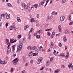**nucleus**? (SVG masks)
Wrapping results in <instances>:
<instances>
[{
	"label": "nucleus",
	"mask_w": 73,
	"mask_h": 73,
	"mask_svg": "<svg viewBox=\"0 0 73 73\" xmlns=\"http://www.w3.org/2000/svg\"><path fill=\"white\" fill-rule=\"evenodd\" d=\"M47 34L48 35V36H50V32H47Z\"/></svg>",
	"instance_id": "56"
},
{
	"label": "nucleus",
	"mask_w": 73,
	"mask_h": 73,
	"mask_svg": "<svg viewBox=\"0 0 73 73\" xmlns=\"http://www.w3.org/2000/svg\"><path fill=\"white\" fill-rule=\"evenodd\" d=\"M59 32H61V29H59Z\"/></svg>",
	"instance_id": "64"
},
{
	"label": "nucleus",
	"mask_w": 73,
	"mask_h": 73,
	"mask_svg": "<svg viewBox=\"0 0 73 73\" xmlns=\"http://www.w3.org/2000/svg\"><path fill=\"white\" fill-rule=\"evenodd\" d=\"M33 60H31V61H30V63L31 64H32L33 62Z\"/></svg>",
	"instance_id": "50"
},
{
	"label": "nucleus",
	"mask_w": 73,
	"mask_h": 73,
	"mask_svg": "<svg viewBox=\"0 0 73 73\" xmlns=\"http://www.w3.org/2000/svg\"><path fill=\"white\" fill-rule=\"evenodd\" d=\"M38 49L39 51H42V46H40L38 48Z\"/></svg>",
	"instance_id": "16"
},
{
	"label": "nucleus",
	"mask_w": 73,
	"mask_h": 73,
	"mask_svg": "<svg viewBox=\"0 0 73 73\" xmlns=\"http://www.w3.org/2000/svg\"><path fill=\"white\" fill-rule=\"evenodd\" d=\"M71 17V15H70L68 17V20H70V17Z\"/></svg>",
	"instance_id": "52"
},
{
	"label": "nucleus",
	"mask_w": 73,
	"mask_h": 73,
	"mask_svg": "<svg viewBox=\"0 0 73 73\" xmlns=\"http://www.w3.org/2000/svg\"><path fill=\"white\" fill-rule=\"evenodd\" d=\"M37 33H35L34 34V36H36V35H37Z\"/></svg>",
	"instance_id": "62"
},
{
	"label": "nucleus",
	"mask_w": 73,
	"mask_h": 73,
	"mask_svg": "<svg viewBox=\"0 0 73 73\" xmlns=\"http://www.w3.org/2000/svg\"><path fill=\"white\" fill-rule=\"evenodd\" d=\"M19 61V59H18L17 58L14 59L13 60V64L14 65H16L17 64V62Z\"/></svg>",
	"instance_id": "5"
},
{
	"label": "nucleus",
	"mask_w": 73,
	"mask_h": 73,
	"mask_svg": "<svg viewBox=\"0 0 73 73\" xmlns=\"http://www.w3.org/2000/svg\"><path fill=\"white\" fill-rule=\"evenodd\" d=\"M37 48H36V46H34L33 47H32V49H33V50H36Z\"/></svg>",
	"instance_id": "18"
},
{
	"label": "nucleus",
	"mask_w": 73,
	"mask_h": 73,
	"mask_svg": "<svg viewBox=\"0 0 73 73\" xmlns=\"http://www.w3.org/2000/svg\"><path fill=\"white\" fill-rule=\"evenodd\" d=\"M23 43L21 42L19 43L17 46V50L18 52H20L21 51V50L22 48V46H23Z\"/></svg>",
	"instance_id": "2"
},
{
	"label": "nucleus",
	"mask_w": 73,
	"mask_h": 73,
	"mask_svg": "<svg viewBox=\"0 0 73 73\" xmlns=\"http://www.w3.org/2000/svg\"><path fill=\"white\" fill-rule=\"evenodd\" d=\"M21 0H17V3H19L20 2V1Z\"/></svg>",
	"instance_id": "59"
},
{
	"label": "nucleus",
	"mask_w": 73,
	"mask_h": 73,
	"mask_svg": "<svg viewBox=\"0 0 73 73\" xmlns=\"http://www.w3.org/2000/svg\"><path fill=\"white\" fill-rule=\"evenodd\" d=\"M58 29H61V26L59 25L58 26Z\"/></svg>",
	"instance_id": "48"
},
{
	"label": "nucleus",
	"mask_w": 73,
	"mask_h": 73,
	"mask_svg": "<svg viewBox=\"0 0 73 73\" xmlns=\"http://www.w3.org/2000/svg\"><path fill=\"white\" fill-rule=\"evenodd\" d=\"M27 49H28L29 50V49H32V46H29L27 48Z\"/></svg>",
	"instance_id": "24"
},
{
	"label": "nucleus",
	"mask_w": 73,
	"mask_h": 73,
	"mask_svg": "<svg viewBox=\"0 0 73 73\" xmlns=\"http://www.w3.org/2000/svg\"><path fill=\"white\" fill-rule=\"evenodd\" d=\"M29 35V40H31V35L29 33L28 34Z\"/></svg>",
	"instance_id": "25"
},
{
	"label": "nucleus",
	"mask_w": 73,
	"mask_h": 73,
	"mask_svg": "<svg viewBox=\"0 0 73 73\" xmlns=\"http://www.w3.org/2000/svg\"><path fill=\"white\" fill-rule=\"evenodd\" d=\"M28 28H29V26L26 25L24 27V30H26V29H27Z\"/></svg>",
	"instance_id": "17"
},
{
	"label": "nucleus",
	"mask_w": 73,
	"mask_h": 73,
	"mask_svg": "<svg viewBox=\"0 0 73 73\" xmlns=\"http://www.w3.org/2000/svg\"><path fill=\"white\" fill-rule=\"evenodd\" d=\"M44 69V68L43 67H42V68H41L40 69V70H43Z\"/></svg>",
	"instance_id": "53"
},
{
	"label": "nucleus",
	"mask_w": 73,
	"mask_h": 73,
	"mask_svg": "<svg viewBox=\"0 0 73 73\" xmlns=\"http://www.w3.org/2000/svg\"><path fill=\"white\" fill-rule=\"evenodd\" d=\"M53 45V42H50V45Z\"/></svg>",
	"instance_id": "55"
},
{
	"label": "nucleus",
	"mask_w": 73,
	"mask_h": 73,
	"mask_svg": "<svg viewBox=\"0 0 73 73\" xmlns=\"http://www.w3.org/2000/svg\"><path fill=\"white\" fill-rule=\"evenodd\" d=\"M33 56H37L38 54H37V53H33Z\"/></svg>",
	"instance_id": "19"
},
{
	"label": "nucleus",
	"mask_w": 73,
	"mask_h": 73,
	"mask_svg": "<svg viewBox=\"0 0 73 73\" xmlns=\"http://www.w3.org/2000/svg\"><path fill=\"white\" fill-rule=\"evenodd\" d=\"M54 58V57H52L50 59V61L51 62H52V60H53V58Z\"/></svg>",
	"instance_id": "39"
},
{
	"label": "nucleus",
	"mask_w": 73,
	"mask_h": 73,
	"mask_svg": "<svg viewBox=\"0 0 73 73\" xmlns=\"http://www.w3.org/2000/svg\"><path fill=\"white\" fill-rule=\"evenodd\" d=\"M54 33H55L54 32H53L52 33V35L51 36V38H53L54 37V35H55V34H54Z\"/></svg>",
	"instance_id": "11"
},
{
	"label": "nucleus",
	"mask_w": 73,
	"mask_h": 73,
	"mask_svg": "<svg viewBox=\"0 0 73 73\" xmlns=\"http://www.w3.org/2000/svg\"><path fill=\"white\" fill-rule=\"evenodd\" d=\"M53 45H50V48H53Z\"/></svg>",
	"instance_id": "57"
},
{
	"label": "nucleus",
	"mask_w": 73,
	"mask_h": 73,
	"mask_svg": "<svg viewBox=\"0 0 73 73\" xmlns=\"http://www.w3.org/2000/svg\"><path fill=\"white\" fill-rule=\"evenodd\" d=\"M17 41V40H15L14 41H13V42H12V43H14V42H16Z\"/></svg>",
	"instance_id": "60"
},
{
	"label": "nucleus",
	"mask_w": 73,
	"mask_h": 73,
	"mask_svg": "<svg viewBox=\"0 0 73 73\" xmlns=\"http://www.w3.org/2000/svg\"><path fill=\"white\" fill-rule=\"evenodd\" d=\"M53 54L54 55V56H57V53L56 52V51L55 50H54V52H53Z\"/></svg>",
	"instance_id": "15"
},
{
	"label": "nucleus",
	"mask_w": 73,
	"mask_h": 73,
	"mask_svg": "<svg viewBox=\"0 0 73 73\" xmlns=\"http://www.w3.org/2000/svg\"><path fill=\"white\" fill-rule=\"evenodd\" d=\"M49 19V16L48 15L47 17V18L46 19V21H48Z\"/></svg>",
	"instance_id": "43"
},
{
	"label": "nucleus",
	"mask_w": 73,
	"mask_h": 73,
	"mask_svg": "<svg viewBox=\"0 0 73 73\" xmlns=\"http://www.w3.org/2000/svg\"><path fill=\"white\" fill-rule=\"evenodd\" d=\"M65 3H66V0H62V4H65Z\"/></svg>",
	"instance_id": "28"
},
{
	"label": "nucleus",
	"mask_w": 73,
	"mask_h": 73,
	"mask_svg": "<svg viewBox=\"0 0 73 73\" xmlns=\"http://www.w3.org/2000/svg\"><path fill=\"white\" fill-rule=\"evenodd\" d=\"M21 72L23 73H25V70H24L22 71Z\"/></svg>",
	"instance_id": "63"
},
{
	"label": "nucleus",
	"mask_w": 73,
	"mask_h": 73,
	"mask_svg": "<svg viewBox=\"0 0 73 73\" xmlns=\"http://www.w3.org/2000/svg\"><path fill=\"white\" fill-rule=\"evenodd\" d=\"M38 52H39V51L37 50V49L36 50H35V53H37V54H38Z\"/></svg>",
	"instance_id": "35"
},
{
	"label": "nucleus",
	"mask_w": 73,
	"mask_h": 73,
	"mask_svg": "<svg viewBox=\"0 0 73 73\" xmlns=\"http://www.w3.org/2000/svg\"><path fill=\"white\" fill-rule=\"evenodd\" d=\"M14 70V69L13 68H11V72H13V71Z\"/></svg>",
	"instance_id": "42"
},
{
	"label": "nucleus",
	"mask_w": 73,
	"mask_h": 73,
	"mask_svg": "<svg viewBox=\"0 0 73 73\" xmlns=\"http://www.w3.org/2000/svg\"><path fill=\"white\" fill-rule=\"evenodd\" d=\"M71 66H72V63H71L70 64H69V65H68V68H70V67H71Z\"/></svg>",
	"instance_id": "40"
},
{
	"label": "nucleus",
	"mask_w": 73,
	"mask_h": 73,
	"mask_svg": "<svg viewBox=\"0 0 73 73\" xmlns=\"http://www.w3.org/2000/svg\"><path fill=\"white\" fill-rule=\"evenodd\" d=\"M25 56H23L22 58V60H25Z\"/></svg>",
	"instance_id": "44"
},
{
	"label": "nucleus",
	"mask_w": 73,
	"mask_h": 73,
	"mask_svg": "<svg viewBox=\"0 0 73 73\" xmlns=\"http://www.w3.org/2000/svg\"><path fill=\"white\" fill-rule=\"evenodd\" d=\"M7 53H9L11 52V48L9 47H8V46H7Z\"/></svg>",
	"instance_id": "7"
},
{
	"label": "nucleus",
	"mask_w": 73,
	"mask_h": 73,
	"mask_svg": "<svg viewBox=\"0 0 73 73\" xmlns=\"http://www.w3.org/2000/svg\"><path fill=\"white\" fill-rule=\"evenodd\" d=\"M17 37L18 38H19V39L21 37V35H19Z\"/></svg>",
	"instance_id": "36"
},
{
	"label": "nucleus",
	"mask_w": 73,
	"mask_h": 73,
	"mask_svg": "<svg viewBox=\"0 0 73 73\" xmlns=\"http://www.w3.org/2000/svg\"><path fill=\"white\" fill-rule=\"evenodd\" d=\"M33 28H32L31 29L30 31L29 32V33H31V32H32V31H33Z\"/></svg>",
	"instance_id": "32"
},
{
	"label": "nucleus",
	"mask_w": 73,
	"mask_h": 73,
	"mask_svg": "<svg viewBox=\"0 0 73 73\" xmlns=\"http://www.w3.org/2000/svg\"><path fill=\"white\" fill-rule=\"evenodd\" d=\"M8 23H6V28H7V26H8Z\"/></svg>",
	"instance_id": "61"
},
{
	"label": "nucleus",
	"mask_w": 73,
	"mask_h": 73,
	"mask_svg": "<svg viewBox=\"0 0 73 73\" xmlns=\"http://www.w3.org/2000/svg\"><path fill=\"white\" fill-rule=\"evenodd\" d=\"M7 5L8 6V7H12V6L11 4L9 3H7Z\"/></svg>",
	"instance_id": "22"
},
{
	"label": "nucleus",
	"mask_w": 73,
	"mask_h": 73,
	"mask_svg": "<svg viewBox=\"0 0 73 73\" xmlns=\"http://www.w3.org/2000/svg\"><path fill=\"white\" fill-rule=\"evenodd\" d=\"M6 40L7 45H8V47H9V46H10V43L9 42V40L6 38Z\"/></svg>",
	"instance_id": "8"
},
{
	"label": "nucleus",
	"mask_w": 73,
	"mask_h": 73,
	"mask_svg": "<svg viewBox=\"0 0 73 73\" xmlns=\"http://www.w3.org/2000/svg\"><path fill=\"white\" fill-rule=\"evenodd\" d=\"M12 47L13 48V51L14 52L15 49V45H14V46H13Z\"/></svg>",
	"instance_id": "21"
},
{
	"label": "nucleus",
	"mask_w": 73,
	"mask_h": 73,
	"mask_svg": "<svg viewBox=\"0 0 73 73\" xmlns=\"http://www.w3.org/2000/svg\"><path fill=\"white\" fill-rule=\"evenodd\" d=\"M64 33L67 35H69L70 33L69 30L68 29H65L64 31Z\"/></svg>",
	"instance_id": "4"
},
{
	"label": "nucleus",
	"mask_w": 73,
	"mask_h": 73,
	"mask_svg": "<svg viewBox=\"0 0 73 73\" xmlns=\"http://www.w3.org/2000/svg\"><path fill=\"white\" fill-rule=\"evenodd\" d=\"M33 6L35 7V8H37V7L38 6V5L37 4H35L33 5Z\"/></svg>",
	"instance_id": "26"
},
{
	"label": "nucleus",
	"mask_w": 73,
	"mask_h": 73,
	"mask_svg": "<svg viewBox=\"0 0 73 73\" xmlns=\"http://www.w3.org/2000/svg\"><path fill=\"white\" fill-rule=\"evenodd\" d=\"M63 37L64 41V42H66L67 41V39H66V36L65 35Z\"/></svg>",
	"instance_id": "13"
},
{
	"label": "nucleus",
	"mask_w": 73,
	"mask_h": 73,
	"mask_svg": "<svg viewBox=\"0 0 73 73\" xmlns=\"http://www.w3.org/2000/svg\"><path fill=\"white\" fill-rule=\"evenodd\" d=\"M59 71H60V70H56L55 71L54 73H58Z\"/></svg>",
	"instance_id": "29"
},
{
	"label": "nucleus",
	"mask_w": 73,
	"mask_h": 73,
	"mask_svg": "<svg viewBox=\"0 0 73 73\" xmlns=\"http://www.w3.org/2000/svg\"><path fill=\"white\" fill-rule=\"evenodd\" d=\"M46 64H50V61L48 60L47 61H46Z\"/></svg>",
	"instance_id": "47"
},
{
	"label": "nucleus",
	"mask_w": 73,
	"mask_h": 73,
	"mask_svg": "<svg viewBox=\"0 0 73 73\" xmlns=\"http://www.w3.org/2000/svg\"><path fill=\"white\" fill-rule=\"evenodd\" d=\"M36 25L37 27H39V23H36Z\"/></svg>",
	"instance_id": "54"
},
{
	"label": "nucleus",
	"mask_w": 73,
	"mask_h": 73,
	"mask_svg": "<svg viewBox=\"0 0 73 73\" xmlns=\"http://www.w3.org/2000/svg\"><path fill=\"white\" fill-rule=\"evenodd\" d=\"M7 63V62L6 61H2V64H6Z\"/></svg>",
	"instance_id": "31"
},
{
	"label": "nucleus",
	"mask_w": 73,
	"mask_h": 73,
	"mask_svg": "<svg viewBox=\"0 0 73 73\" xmlns=\"http://www.w3.org/2000/svg\"><path fill=\"white\" fill-rule=\"evenodd\" d=\"M25 4L24 3H23L22 4V7H24L25 6Z\"/></svg>",
	"instance_id": "58"
},
{
	"label": "nucleus",
	"mask_w": 73,
	"mask_h": 73,
	"mask_svg": "<svg viewBox=\"0 0 73 73\" xmlns=\"http://www.w3.org/2000/svg\"><path fill=\"white\" fill-rule=\"evenodd\" d=\"M42 58L41 57H39L38 58V62H37V64H41V63H42Z\"/></svg>",
	"instance_id": "3"
},
{
	"label": "nucleus",
	"mask_w": 73,
	"mask_h": 73,
	"mask_svg": "<svg viewBox=\"0 0 73 73\" xmlns=\"http://www.w3.org/2000/svg\"><path fill=\"white\" fill-rule=\"evenodd\" d=\"M60 20L61 21H64V19H65V17H60Z\"/></svg>",
	"instance_id": "12"
},
{
	"label": "nucleus",
	"mask_w": 73,
	"mask_h": 73,
	"mask_svg": "<svg viewBox=\"0 0 73 73\" xmlns=\"http://www.w3.org/2000/svg\"><path fill=\"white\" fill-rule=\"evenodd\" d=\"M36 17H37V18H39L40 17V15L39 14L37 15Z\"/></svg>",
	"instance_id": "46"
},
{
	"label": "nucleus",
	"mask_w": 73,
	"mask_h": 73,
	"mask_svg": "<svg viewBox=\"0 0 73 73\" xmlns=\"http://www.w3.org/2000/svg\"><path fill=\"white\" fill-rule=\"evenodd\" d=\"M45 2V0H44L42 2H41L39 3V6L40 7H41L42 5H43V4Z\"/></svg>",
	"instance_id": "10"
},
{
	"label": "nucleus",
	"mask_w": 73,
	"mask_h": 73,
	"mask_svg": "<svg viewBox=\"0 0 73 73\" xmlns=\"http://www.w3.org/2000/svg\"><path fill=\"white\" fill-rule=\"evenodd\" d=\"M40 36L39 35H36V38H40Z\"/></svg>",
	"instance_id": "41"
},
{
	"label": "nucleus",
	"mask_w": 73,
	"mask_h": 73,
	"mask_svg": "<svg viewBox=\"0 0 73 73\" xmlns=\"http://www.w3.org/2000/svg\"><path fill=\"white\" fill-rule=\"evenodd\" d=\"M17 21L18 22H21V20L20 19V17H17Z\"/></svg>",
	"instance_id": "23"
},
{
	"label": "nucleus",
	"mask_w": 73,
	"mask_h": 73,
	"mask_svg": "<svg viewBox=\"0 0 73 73\" xmlns=\"http://www.w3.org/2000/svg\"><path fill=\"white\" fill-rule=\"evenodd\" d=\"M23 7L25 9H27L28 8L27 6L26 5H25Z\"/></svg>",
	"instance_id": "33"
},
{
	"label": "nucleus",
	"mask_w": 73,
	"mask_h": 73,
	"mask_svg": "<svg viewBox=\"0 0 73 73\" xmlns=\"http://www.w3.org/2000/svg\"><path fill=\"white\" fill-rule=\"evenodd\" d=\"M49 0H46V5H45L44 7H45V6H46V5H47V4H48V2H49Z\"/></svg>",
	"instance_id": "45"
},
{
	"label": "nucleus",
	"mask_w": 73,
	"mask_h": 73,
	"mask_svg": "<svg viewBox=\"0 0 73 73\" xmlns=\"http://www.w3.org/2000/svg\"><path fill=\"white\" fill-rule=\"evenodd\" d=\"M33 54V52L31 51L29 53V57H32Z\"/></svg>",
	"instance_id": "9"
},
{
	"label": "nucleus",
	"mask_w": 73,
	"mask_h": 73,
	"mask_svg": "<svg viewBox=\"0 0 73 73\" xmlns=\"http://www.w3.org/2000/svg\"><path fill=\"white\" fill-rule=\"evenodd\" d=\"M10 43H12V42L13 41V39H10Z\"/></svg>",
	"instance_id": "34"
},
{
	"label": "nucleus",
	"mask_w": 73,
	"mask_h": 73,
	"mask_svg": "<svg viewBox=\"0 0 73 73\" xmlns=\"http://www.w3.org/2000/svg\"><path fill=\"white\" fill-rule=\"evenodd\" d=\"M65 54L63 53H62V54H61V56H62V57H64V56H65Z\"/></svg>",
	"instance_id": "38"
},
{
	"label": "nucleus",
	"mask_w": 73,
	"mask_h": 73,
	"mask_svg": "<svg viewBox=\"0 0 73 73\" xmlns=\"http://www.w3.org/2000/svg\"><path fill=\"white\" fill-rule=\"evenodd\" d=\"M57 14V12H56L55 11H53L52 13V15H56Z\"/></svg>",
	"instance_id": "14"
},
{
	"label": "nucleus",
	"mask_w": 73,
	"mask_h": 73,
	"mask_svg": "<svg viewBox=\"0 0 73 73\" xmlns=\"http://www.w3.org/2000/svg\"><path fill=\"white\" fill-rule=\"evenodd\" d=\"M65 57H66V59L68 58H69V56L66 55L65 56Z\"/></svg>",
	"instance_id": "51"
},
{
	"label": "nucleus",
	"mask_w": 73,
	"mask_h": 73,
	"mask_svg": "<svg viewBox=\"0 0 73 73\" xmlns=\"http://www.w3.org/2000/svg\"><path fill=\"white\" fill-rule=\"evenodd\" d=\"M27 6L28 7H28L29 8H30V7H31V4H30L29 3L28 4Z\"/></svg>",
	"instance_id": "37"
},
{
	"label": "nucleus",
	"mask_w": 73,
	"mask_h": 73,
	"mask_svg": "<svg viewBox=\"0 0 73 73\" xmlns=\"http://www.w3.org/2000/svg\"><path fill=\"white\" fill-rule=\"evenodd\" d=\"M58 46H59V47H60V48H61V47L62 46V44L61 43H60V42H59Z\"/></svg>",
	"instance_id": "30"
},
{
	"label": "nucleus",
	"mask_w": 73,
	"mask_h": 73,
	"mask_svg": "<svg viewBox=\"0 0 73 73\" xmlns=\"http://www.w3.org/2000/svg\"><path fill=\"white\" fill-rule=\"evenodd\" d=\"M36 21L33 18H32L31 20V22H32V23H33V22H35Z\"/></svg>",
	"instance_id": "20"
},
{
	"label": "nucleus",
	"mask_w": 73,
	"mask_h": 73,
	"mask_svg": "<svg viewBox=\"0 0 73 73\" xmlns=\"http://www.w3.org/2000/svg\"><path fill=\"white\" fill-rule=\"evenodd\" d=\"M3 64V61L0 60V64Z\"/></svg>",
	"instance_id": "49"
},
{
	"label": "nucleus",
	"mask_w": 73,
	"mask_h": 73,
	"mask_svg": "<svg viewBox=\"0 0 73 73\" xmlns=\"http://www.w3.org/2000/svg\"><path fill=\"white\" fill-rule=\"evenodd\" d=\"M41 32H42V30H40L39 31H38V32H36V33H41Z\"/></svg>",
	"instance_id": "27"
},
{
	"label": "nucleus",
	"mask_w": 73,
	"mask_h": 73,
	"mask_svg": "<svg viewBox=\"0 0 73 73\" xmlns=\"http://www.w3.org/2000/svg\"><path fill=\"white\" fill-rule=\"evenodd\" d=\"M17 29V28L16 27H15V26L10 27L9 28V29L10 30H13V29H14V30H16Z\"/></svg>",
	"instance_id": "6"
},
{
	"label": "nucleus",
	"mask_w": 73,
	"mask_h": 73,
	"mask_svg": "<svg viewBox=\"0 0 73 73\" xmlns=\"http://www.w3.org/2000/svg\"><path fill=\"white\" fill-rule=\"evenodd\" d=\"M1 17H3L5 19L6 18L7 19H9L10 18V15L7 14V13L5 14H2L1 15Z\"/></svg>",
	"instance_id": "1"
}]
</instances>
